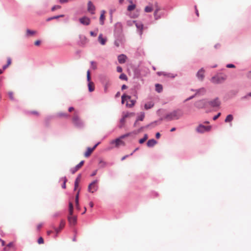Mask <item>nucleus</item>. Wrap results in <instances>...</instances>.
<instances>
[{
    "label": "nucleus",
    "mask_w": 251,
    "mask_h": 251,
    "mask_svg": "<svg viewBox=\"0 0 251 251\" xmlns=\"http://www.w3.org/2000/svg\"><path fill=\"white\" fill-rule=\"evenodd\" d=\"M87 80L88 81V89L90 92H93L95 90V85L94 83L91 81V75L90 72L89 70H88L87 72Z\"/></svg>",
    "instance_id": "6"
},
{
    "label": "nucleus",
    "mask_w": 251,
    "mask_h": 251,
    "mask_svg": "<svg viewBox=\"0 0 251 251\" xmlns=\"http://www.w3.org/2000/svg\"><path fill=\"white\" fill-rule=\"evenodd\" d=\"M80 177H81V175L79 174L77 176V177H76V179L75 180V190H76V188L78 186V184H79V182L80 181Z\"/></svg>",
    "instance_id": "25"
},
{
    "label": "nucleus",
    "mask_w": 251,
    "mask_h": 251,
    "mask_svg": "<svg viewBox=\"0 0 251 251\" xmlns=\"http://www.w3.org/2000/svg\"><path fill=\"white\" fill-rule=\"evenodd\" d=\"M58 116L60 117H68V115L66 113H59Z\"/></svg>",
    "instance_id": "43"
},
{
    "label": "nucleus",
    "mask_w": 251,
    "mask_h": 251,
    "mask_svg": "<svg viewBox=\"0 0 251 251\" xmlns=\"http://www.w3.org/2000/svg\"><path fill=\"white\" fill-rule=\"evenodd\" d=\"M35 33V31L31 30L30 29L26 30V34L27 35H32Z\"/></svg>",
    "instance_id": "37"
},
{
    "label": "nucleus",
    "mask_w": 251,
    "mask_h": 251,
    "mask_svg": "<svg viewBox=\"0 0 251 251\" xmlns=\"http://www.w3.org/2000/svg\"><path fill=\"white\" fill-rule=\"evenodd\" d=\"M119 78L121 79L125 80H127V77L126 75L124 74H122L120 75Z\"/></svg>",
    "instance_id": "36"
},
{
    "label": "nucleus",
    "mask_w": 251,
    "mask_h": 251,
    "mask_svg": "<svg viewBox=\"0 0 251 251\" xmlns=\"http://www.w3.org/2000/svg\"><path fill=\"white\" fill-rule=\"evenodd\" d=\"M129 116V114H126V115H125L120 120V125L119 126V127L120 128H122L124 126V125H125V122H126V118L127 117H128Z\"/></svg>",
    "instance_id": "17"
},
{
    "label": "nucleus",
    "mask_w": 251,
    "mask_h": 251,
    "mask_svg": "<svg viewBox=\"0 0 251 251\" xmlns=\"http://www.w3.org/2000/svg\"><path fill=\"white\" fill-rule=\"evenodd\" d=\"M163 87L162 86L159 84H156L155 85V90L158 92L160 93L162 91Z\"/></svg>",
    "instance_id": "27"
},
{
    "label": "nucleus",
    "mask_w": 251,
    "mask_h": 251,
    "mask_svg": "<svg viewBox=\"0 0 251 251\" xmlns=\"http://www.w3.org/2000/svg\"><path fill=\"white\" fill-rule=\"evenodd\" d=\"M68 220L71 226H74L77 223V217L75 215L68 216Z\"/></svg>",
    "instance_id": "8"
},
{
    "label": "nucleus",
    "mask_w": 251,
    "mask_h": 251,
    "mask_svg": "<svg viewBox=\"0 0 251 251\" xmlns=\"http://www.w3.org/2000/svg\"><path fill=\"white\" fill-rule=\"evenodd\" d=\"M105 11L102 10L101 11V14L100 18V24L102 25L104 23V20L105 19L104 16Z\"/></svg>",
    "instance_id": "24"
},
{
    "label": "nucleus",
    "mask_w": 251,
    "mask_h": 251,
    "mask_svg": "<svg viewBox=\"0 0 251 251\" xmlns=\"http://www.w3.org/2000/svg\"><path fill=\"white\" fill-rule=\"evenodd\" d=\"M233 119V118L232 115L229 114L226 116L225 121L226 123L230 122L232 121Z\"/></svg>",
    "instance_id": "28"
},
{
    "label": "nucleus",
    "mask_w": 251,
    "mask_h": 251,
    "mask_svg": "<svg viewBox=\"0 0 251 251\" xmlns=\"http://www.w3.org/2000/svg\"><path fill=\"white\" fill-rule=\"evenodd\" d=\"M72 122L75 126L77 127H81L83 125V122L79 117L78 112L76 111L74 112L72 118Z\"/></svg>",
    "instance_id": "3"
},
{
    "label": "nucleus",
    "mask_w": 251,
    "mask_h": 251,
    "mask_svg": "<svg viewBox=\"0 0 251 251\" xmlns=\"http://www.w3.org/2000/svg\"><path fill=\"white\" fill-rule=\"evenodd\" d=\"M98 41L102 45L105 44L106 39L103 37L102 34L99 35L98 37Z\"/></svg>",
    "instance_id": "18"
},
{
    "label": "nucleus",
    "mask_w": 251,
    "mask_h": 251,
    "mask_svg": "<svg viewBox=\"0 0 251 251\" xmlns=\"http://www.w3.org/2000/svg\"><path fill=\"white\" fill-rule=\"evenodd\" d=\"M106 162L103 160H100L99 162V165L100 167H104L106 166Z\"/></svg>",
    "instance_id": "39"
},
{
    "label": "nucleus",
    "mask_w": 251,
    "mask_h": 251,
    "mask_svg": "<svg viewBox=\"0 0 251 251\" xmlns=\"http://www.w3.org/2000/svg\"><path fill=\"white\" fill-rule=\"evenodd\" d=\"M38 243L39 244L44 243V239L42 237H40L38 240Z\"/></svg>",
    "instance_id": "46"
},
{
    "label": "nucleus",
    "mask_w": 251,
    "mask_h": 251,
    "mask_svg": "<svg viewBox=\"0 0 251 251\" xmlns=\"http://www.w3.org/2000/svg\"><path fill=\"white\" fill-rule=\"evenodd\" d=\"M129 134L127 133V134L122 135L120 137H119V138H120L121 140H122V139L127 137L128 136H129Z\"/></svg>",
    "instance_id": "58"
},
{
    "label": "nucleus",
    "mask_w": 251,
    "mask_h": 251,
    "mask_svg": "<svg viewBox=\"0 0 251 251\" xmlns=\"http://www.w3.org/2000/svg\"><path fill=\"white\" fill-rule=\"evenodd\" d=\"M211 129V126H205V131H209Z\"/></svg>",
    "instance_id": "47"
},
{
    "label": "nucleus",
    "mask_w": 251,
    "mask_h": 251,
    "mask_svg": "<svg viewBox=\"0 0 251 251\" xmlns=\"http://www.w3.org/2000/svg\"><path fill=\"white\" fill-rule=\"evenodd\" d=\"M135 22L136 21H131V20H129V21H128L127 22V25L128 26H132L133 24H135Z\"/></svg>",
    "instance_id": "42"
},
{
    "label": "nucleus",
    "mask_w": 251,
    "mask_h": 251,
    "mask_svg": "<svg viewBox=\"0 0 251 251\" xmlns=\"http://www.w3.org/2000/svg\"><path fill=\"white\" fill-rule=\"evenodd\" d=\"M125 100H127L126 105L128 107H133L136 102V100H131L130 96L126 95H123L122 96V103H124Z\"/></svg>",
    "instance_id": "4"
},
{
    "label": "nucleus",
    "mask_w": 251,
    "mask_h": 251,
    "mask_svg": "<svg viewBox=\"0 0 251 251\" xmlns=\"http://www.w3.org/2000/svg\"><path fill=\"white\" fill-rule=\"evenodd\" d=\"M77 171H78V170L76 169V168L75 167H74V168L71 169V172L73 174H75Z\"/></svg>",
    "instance_id": "53"
},
{
    "label": "nucleus",
    "mask_w": 251,
    "mask_h": 251,
    "mask_svg": "<svg viewBox=\"0 0 251 251\" xmlns=\"http://www.w3.org/2000/svg\"><path fill=\"white\" fill-rule=\"evenodd\" d=\"M176 76V74L167 73L166 76L168 77L173 78H175Z\"/></svg>",
    "instance_id": "33"
},
{
    "label": "nucleus",
    "mask_w": 251,
    "mask_h": 251,
    "mask_svg": "<svg viewBox=\"0 0 251 251\" xmlns=\"http://www.w3.org/2000/svg\"><path fill=\"white\" fill-rule=\"evenodd\" d=\"M148 138V135L145 134L144 137L139 140V143L140 144L144 143L147 140Z\"/></svg>",
    "instance_id": "30"
},
{
    "label": "nucleus",
    "mask_w": 251,
    "mask_h": 251,
    "mask_svg": "<svg viewBox=\"0 0 251 251\" xmlns=\"http://www.w3.org/2000/svg\"><path fill=\"white\" fill-rule=\"evenodd\" d=\"M87 10L89 12H90L92 14H95V6L91 1H89L88 2Z\"/></svg>",
    "instance_id": "9"
},
{
    "label": "nucleus",
    "mask_w": 251,
    "mask_h": 251,
    "mask_svg": "<svg viewBox=\"0 0 251 251\" xmlns=\"http://www.w3.org/2000/svg\"><path fill=\"white\" fill-rule=\"evenodd\" d=\"M30 113L33 115L38 116L39 115V112L36 111H32L30 112Z\"/></svg>",
    "instance_id": "51"
},
{
    "label": "nucleus",
    "mask_w": 251,
    "mask_h": 251,
    "mask_svg": "<svg viewBox=\"0 0 251 251\" xmlns=\"http://www.w3.org/2000/svg\"><path fill=\"white\" fill-rule=\"evenodd\" d=\"M156 143L157 142L154 139H151L147 142V144L148 147H152L154 146Z\"/></svg>",
    "instance_id": "22"
},
{
    "label": "nucleus",
    "mask_w": 251,
    "mask_h": 251,
    "mask_svg": "<svg viewBox=\"0 0 251 251\" xmlns=\"http://www.w3.org/2000/svg\"><path fill=\"white\" fill-rule=\"evenodd\" d=\"M220 115H221V113H219L217 115H216V116L213 117V120H217L220 117Z\"/></svg>",
    "instance_id": "54"
},
{
    "label": "nucleus",
    "mask_w": 251,
    "mask_h": 251,
    "mask_svg": "<svg viewBox=\"0 0 251 251\" xmlns=\"http://www.w3.org/2000/svg\"><path fill=\"white\" fill-rule=\"evenodd\" d=\"M74 213V206L72 202H70L69 204V215L68 216H73Z\"/></svg>",
    "instance_id": "19"
},
{
    "label": "nucleus",
    "mask_w": 251,
    "mask_h": 251,
    "mask_svg": "<svg viewBox=\"0 0 251 251\" xmlns=\"http://www.w3.org/2000/svg\"><path fill=\"white\" fill-rule=\"evenodd\" d=\"M154 106V102L152 101H150L145 104L144 108L146 110H148L153 107Z\"/></svg>",
    "instance_id": "16"
},
{
    "label": "nucleus",
    "mask_w": 251,
    "mask_h": 251,
    "mask_svg": "<svg viewBox=\"0 0 251 251\" xmlns=\"http://www.w3.org/2000/svg\"><path fill=\"white\" fill-rule=\"evenodd\" d=\"M11 64V59L10 57L7 58V65L9 66Z\"/></svg>",
    "instance_id": "57"
},
{
    "label": "nucleus",
    "mask_w": 251,
    "mask_h": 251,
    "mask_svg": "<svg viewBox=\"0 0 251 251\" xmlns=\"http://www.w3.org/2000/svg\"><path fill=\"white\" fill-rule=\"evenodd\" d=\"M153 10L152 7L151 6H147L145 8V11L146 12H151Z\"/></svg>",
    "instance_id": "31"
},
{
    "label": "nucleus",
    "mask_w": 251,
    "mask_h": 251,
    "mask_svg": "<svg viewBox=\"0 0 251 251\" xmlns=\"http://www.w3.org/2000/svg\"><path fill=\"white\" fill-rule=\"evenodd\" d=\"M64 15H60L58 16H53L50 18H49L47 19V21H50V20H53V19H57L60 17H64Z\"/></svg>",
    "instance_id": "29"
},
{
    "label": "nucleus",
    "mask_w": 251,
    "mask_h": 251,
    "mask_svg": "<svg viewBox=\"0 0 251 251\" xmlns=\"http://www.w3.org/2000/svg\"><path fill=\"white\" fill-rule=\"evenodd\" d=\"M220 104V102L218 99H216L212 101H208L206 103V105H209L212 107H215L219 106Z\"/></svg>",
    "instance_id": "10"
},
{
    "label": "nucleus",
    "mask_w": 251,
    "mask_h": 251,
    "mask_svg": "<svg viewBox=\"0 0 251 251\" xmlns=\"http://www.w3.org/2000/svg\"><path fill=\"white\" fill-rule=\"evenodd\" d=\"M91 67L93 69L95 70L97 69V63L94 61L91 62Z\"/></svg>",
    "instance_id": "41"
},
{
    "label": "nucleus",
    "mask_w": 251,
    "mask_h": 251,
    "mask_svg": "<svg viewBox=\"0 0 251 251\" xmlns=\"http://www.w3.org/2000/svg\"><path fill=\"white\" fill-rule=\"evenodd\" d=\"M157 74H158V75H164V76H167V73H166V72H158V73H157Z\"/></svg>",
    "instance_id": "52"
},
{
    "label": "nucleus",
    "mask_w": 251,
    "mask_h": 251,
    "mask_svg": "<svg viewBox=\"0 0 251 251\" xmlns=\"http://www.w3.org/2000/svg\"><path fill=\"white\" fill-rule=\"evenodd\" d=\"M79 22L84 25H88L90 23V19L87 17H83L79 19Z\"/></svg>",
    "instance_id": "12"
},
{
    "label": "nucleus",
    "mask_w": 251,
    "mask_h": 251,
    "mask_svg": "<svg viewBox=\"0 0 251 251\" xmlns=\"http://www.w3.org/2000/svg\"><path fill=\"white\" fill-rule=\"evenodd\" d=\"M65 225V221L63 220H62L60 222V225L59 228H56L53 226V228L54 229L56 233V234L58 233L64 227Z\"/></svg>",
    "instance_id": "13"
},
{
    "label": "nucleus",
    "mask_w": 251,
    "mask_h": 251,
    "mask_svg": "<svg viewBox=\"0 0 251 251\" xmlns=\"http://www.w3.org/2000/svg\"><path fill=\"white\" fill-rule=\"evenodd\" d=\"M40 44V41L39 40H37L35 42V45L36 46H39Z\"/></svg>",
    "instance_id": "62"
},
{
    "label": "nucleus",
    "mask_w": 251,
    "mask_h": 251,
    "mask_svg": "<svg viewBox=\"0 0 251 251\" xmlns=\"http://www.w3.org/2000/svg\"><path fill=\"white\" fill-rule=\"evenodd\" d=\"M246 76L248 79L251 80V71L247 73Z\"/></svg>",
    "instance_id": "49"
},
{
    "label": "nucleus",
    "mask_w": 251,
    "mask_h": 251,
    "mask_svg": "<svg viewBox=\"0 0 251 251\" xmlns=\"http://www.w3.org/2000/svg\"><path fill=\"white\" fill-rule=\"evenodd\" d=\"M183 115V111L180 109L175 110L165 116V119L168 121L178 120Z\"/></svg>",
    "instance_id": "1"
},
{
    "label": "nucleus",
    "mask_w": 251,
    "mask_h": 251,
    "mask_svg": "<svg viewBox=\"0 0 251 251\" xmlns=\"http://www.w3.org/2000/svg\"><path fill=\"white\" fill-rule=\"evenodd\" d=\"M123 71L122 68L121 67L118 66L117 67V71L119 73H121Z\"/></svg>",
    "instance_id": "55"
},
{
    "label": "nucleus",
    "mask_w": 251,
    "mask_h": 251,
    "mask_svg": "<svg viewBox=\"0 0 251 251\" xmlns=\"http://www.w3.org/2000/svg\"><path fill=\"white\" fill-rule=\"evenodd\" d=\"M226 67H227V68H235V65H233V64H227V65H226Z\"/></svg>",
    "instance_id": "56"
},
{
    "label": "nucleus",
    "mask_w": 251,
    "mask_h": 251,
    "mask_svg": "<svg viewBox=\"0 0 251 251\" xmlns=\"http://www.w3.org/2000/svg\"><path fill=\"white\" fill-rule=\"evenodd\" d=\"M144 117H145V114L144 113H141L140 114V115L138 117L137 119V120L138 121H142L144 119Z\"/></svg>",
    "instance_id": "32"
},
{
    "label": "nucleus",
    "mask_w": 251,
    "mask_h": 251,
    "mask_svg": "<svg viewBox=\"0 0 251 251\" xmlns=\"http://www.w3.org/2000/svg\"><path fill=\"white\" fill-rule=\"evenodd\" d=\"M196 131L198 133H202L204 131V126L202 124L200 125L196 128Z\"/></svg>",
    "instance_id": "26"
},
{
    "label": "nucleus",
    "mask_w": 251,
    "mask_h": 251,
    "mask_svg": "<svg viewBox=\"0 0 251 251\" xmlns=\"http://www.w3.org/2000/svg\"><path fill=\"white\" fill-rule=\"evenodd\" d=\"M156 138L159 139L160 137V134L159 132L156 133L155 135Z\"/></svg>",
    "instance_id": "64"
},
{
    "label": "nucleus",
    "mask_w": 251,
    "mask_h": 251,
    "mask_svg": "<svg viewBox=\"0 0 251 251\" xmlns=\"http://www.w3.org/2000/svg\"><path fill=\"white\" fill-rule=\"evenodd\" d=\"M227 76L226 75L220 73L216 75L211 78V81L212 83L215 84H219L224 82L226 79Z\"/></svg>",
    "instance_id": "2"
},
{
    "label": "nucleus",
    "mask_w": 251,
    "mask_h": 251,
    "mask_svg": "<svg viewBox=\"0 0 251 251\" xmlns=\"http://www.w3.org/2000/svg\"><path fill=\"white\" fill-rule=\"evenodd\" d=\"M127 57L125 54H121L118 56V60L120 64H124L126 62Z\"/></svg>",
    "instance_id": "14"
},
{
    "label": "nucleus",
    "mask_w": 251,
    "mask_h": 251,
    "mask_svg": "<svg viewBox=\"0 0 251 251\" xmlns=\"http://www.w3.org/2000/svg\"><path fill=\"white\" fill-rule=\"evenodd\" d=\"M99 144L100 143H98L92 148H88L86 151L84 153L85 157H88Z\"/></svg>",
    "instance_id": "11"
},
{
    "label": "nucleus",
    "mask_w": 251,
    "mask_h": 251,
    "mask_svg": "<svg viewBox=\"0 0 251 251\" xmlns=\"http://www.w3.org/2000/svg\"><path fill=\"white\" fill-rule=\"evenodd\" d=\"M97 173V170L94 171L93 173L91 174V176H95Z\"/></svg>",
    "instance_id": "63"
},
{
    "label": "nucleus",
    "mask_w": 251,
    "mask_h": 251,
    "mask_svg": "<svg viewBox=\"0 0 251 251\" xmlns=\"http://www.w3.org/2000/svg\"><path fill=\"white\" fill-rule=\"evenodd\" d=\"M90 34L92 36H94V37L96 36L97 34V33L96 32H95L94 31H90Z\"/></svg>",
    "instance_id": "60"
},
{
    "label": "nucleus",
    "mask_w": 251,
    "mask_h": 251,
    "mask_svg": "<svg viewBox=\"0 0 251 251\" xmlns=\"http://www.w3.org/2000/svg\"><path fill=\"white\" fill-rule=\"evenodd\" d=\"M249 97H251V92L250 93H249L248 94H247L246 95H245L243 97H242V99L246 100V99H248Z\"/></svg>",
    "instance_id": "44"
},
{
    "label": "nucleus",
    "mask_w": 251,
    "mask_h": 251,
    "mask_svg": "<svg viewBox=\"0 0 251 251\" xmlns=\"http://www.w3.org/2000/svg\"><path fill=\"white\" fill-rule=\"evenodd\" d=\"M197 76L198 78L201 80H202L204 76V70L202 68L197 73Z\"/></svg>",
    "instance_id": "15"
},
{
    "label": "nucleus",
    "mask_w": 251,
    "mask_h": 251,
    "mask_svg": "<svg viewBox=\"0 0 251 251\" xmlns=\"http://www.w3.org/2000/svg\"><path fill=\"white\" fill-rule=\"evenodd\" d=\"M158 10V9H156L154 12V16L155 20H158L160 18V17L157 15Z\"/></svg>",
    "instance_id": "40"
},
{
    "label": "nucleus",
    "mask_w": 251,
    "mask_h": 251,
    "mask_svg": "<svg viewBox=\"0 0 251 251\" xmlns=\"http://www.w3.org/2000/svg\"><path fill=\"white\" fill-rule=\"evenodd\" d=\"M129 2L130 3V4L128 6L127 10L128 11H133L136 8V4L133 3L131 0H129Z\"/></svg>",
    "instance_id": "20"
},
{
    "label": "nucleus",
    "mask_w": 251,
    "mask_h": 251,
    "mask_svg": "<svg viewBox=\"0 0 251 251\" xmlns=\"http://www.w3.org/2000/svg\"><path fill=\"white\" fill-rule=\"evenodd\" d=\"M98 180H95L93 181L92 182H91L88 186V191L89 192L93 193L96 191H97L98 189Z\"/></svg>",
    "instance_id": "5"
},
{
    "label": "nucleus",
    "mask_w": 251,
    "mask_h": 251,
    "mask_svg": "<svg viewBox=\"0 0 251 251\" xmlns=\"http://www.w3.org/2000/svg\"><path fill=\"white\" fill-rule=\"evenodd\" d=\"M67 181V179L66 178H65V180H64V183L62 185V188L65 189L66 188V182Z\"/></svg>",
    "instance_id": "61"
},
{
    "label": "nucleus",
    "mask_w": 251,
    "mask_h": 251,
    "mask_svg": "<svg viewBox=\"0 0 251 251\" xmlns=\"http://www.w3.org/2000/svg\"><path fill=\"white\" fill-rule=\"evenodd\" d=\"M135 25H136V26L137 27V28L140 30V35H142V30H143V25L142 24V23H137L136 22H135Z\"/></svg>",
    "instance_id": "21"
},
{
    "label": "nucleus",
    "mask_w": 251,
    "mask_h": 251,
    "mask_svg": "<svg viewBox=\"0 0 251 251\" xmlns=\"http://www.w3.org/2000/svg\"><path fill=\"white\" fill-rule=\"evenodd\" d=\"M43 226V224L42 223H40V224H39L37 226V230H40V228L42 227Z\"/></svg>",
    "instance_id": "59"
},
{
    "label": "nucleus",
    "mask_w": 251,
    "mask_h": 251,
    "mask_svg": "<svg viewBox=\"0 0 251 251\" xmlns=\"http://www.w3.org/2000/svg\"><path fill=\"white\" fill-rule=\"evenodd\" d=\"M110 144L111 145H114V147L116 148H119V146L121 145H125L124 142L121 140V139L119 138H117L115 140L111 141Z\"/></svg>",
    "instance_id": "7"
},
{
    "label": "nucleus",
    "mask_w": 251,
    "mask_h": 251,
    "mask_svg": "<svg viewBox=\"0 0 251 251\" xmlns=\"http://www.w3.org/2000/svg\"><path fill=\"white\" fill-rule=\"evenodd\" d=\"M84 163V161H81L78 164H77L75 167L78 170L80 169L82 166L83 165Z\"/></svg>",
    "instance_id": "35"
},
{
    "label": "nucleus",
    "mask_w": 251,
    "mask_h": 251,
    "mask_svg": "<svg viewBox=\"0 0 251 251\" xmlns=\"http://www.w3.org/2000/svg\"><path fill=\"white\" fill-rule=\"evenodd\" d=\"M8 96L9 97V98L11 100H14V97H13V93L12 92H9L8 93Z\"/></svg>",
    "instance_id": "50"
},
{
    "label": "nucleus",
    "mask_w": 251,
    "mask_h": 251,
    "mask_svg": "<svg viewBox=\"0 0 251 251\" xmlns=\"http://www.w3.org/2000/svg\"><path fill=\"white\" fill-rule=\"evenodd\" d=\"M60 8H61V6L60 5H55L52 7L51 11H53L56 9H60Z\"/></svg>",
    "instance_id": "45"
},
{
    "label": "nucleus",
    "mask_w": 251,
    "mask_h": 251,
    "mask_svg": "<svg viewBox=\"0 0 251 251\" xmlns=\"http://www.w3.org/2000/svg\"><path fill=\"white\" fill-rule=\"evenodd\" d=\"M75 206L78 210H79L80 206L79 204V191L77 193L75 198Z\"/></svg>",
    "instance_id": "23"
},
{
    "label": "nucleus",
    "mask_w": 251,
    "mask_h": 251,
    "mask_svg": "<svg viewBox=\"0 0 251 251\" xmlns=\"http://www.w3.org/2000/svg\"><path fill=\"white\" fill-rule=\"evenodd\" d=\"M14 246V243L13 242H10L8 244H7L6 247L4 249V250L5 251H6L8 248H13Z\"/></svg>",
    "instance_id": "34"
},
{
    "label": "nucleus",
    "mask_w": 251,
    "mask_h": 251,
    "mask_svg": "<svg viewBox=\"0 0 251 251\" xmlns=\"http://www.w3.org/2000/svg\"><path fill=\"white\" fill-rule=\"evenodd\" d=\"M196 105L197 107L199 108H202L203 107V102L202 101L197 102L196 103Z\"/></svg>",
    "instance_id": "38"
},
{
    "label": "nucleus",
    "mask_w": 251,
    "mask_h": 251,
    "mask_svg": "<svg viewBox=\"0 0 251 251\" xmlns=\"http://www.w3.org/2000/svg\"><path fill=\"white\" fill-rule=\"evenodd\" d=\"M139 16V12H137V13L136 14H131L130 15V17L132 18H136L137 17H138Z\"/></svg>",
    "instance_id": "48"
}]
</instances>
